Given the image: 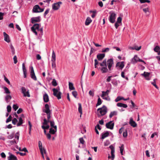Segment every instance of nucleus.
Segmentation results:
<instances>
[{
  "label": "nucleus",
  "instance_id": "nucleus-8",
  "mask_svg": "<svg viewBox=\"0 0 160 160\" xmlns=\"http://www.w3.org/2000/svg\"><path fill=\"white\" fill-rule=\"evenodd\" d=\"M113 64V61L112 59L110 58L107 61V67H108V69L109 71L112 70V67Z\"/></svg>",
  "mask_w": 160,
  "mask_h": 160
},
{
  "label": "nucleus",
  "instance_id": "nucleus-18",
  "mask_svg": "<svg viewBox=\"0 0 160 160\" xmlns=\"http://www.w3.org/2000/svg\"><path fill=\"white\" fill-rule=\"evenodd\" d=\"M139 58L138 56L137 55H135L134 56V57L132 59L131 62L133 64H135L138 62H139Z\"/></svg>",
  "mask_w": 160,
  "mask_h": 160
},
{
  "label": "nucleus",
  "instance_id": "nucleus-35",
  "mask_svg": "<svg viewBox=\"0 0 160 160\" xmlns=\"http://www.w3.org/2000/svg\"><path fill=\"white\" fill-rule=\"evenodd\" d=\"M12 97L10 95H7L5 98V100L7 103L9 102L10 100L11 99Z\"/></svg>",
  "mask_w": 160,
  "mask_h": 160
},
{
  "label": "nucleus",
  "instance_id": "nucleus-22",
  "mask_svg": "<svg viewBox=\"0 0 160 160\" xmlns=\"http://www.w3.org/2000/svg\"><path fill=\"white\" fill-rule=\"evenodd\" d=\"M116 67H118L120 69H122L124 66V62H118L116 65Z\"/></svg>",
  "mask_w": 160,
  "mask_h": 160
},
{
  "label": "nucleus",
  "instance_id": "nucleus-59",
  "mask_svg": "<svg viewBox=\"0 0 160 160\" xmlns=\"http://www.w3.org/2000/svg\"><path fill=\"white\" fill-rule=\"evenodd\" d=\"M12 117L10 115L9 116V117L7 118L6 121V122L8 123L12 120Z\"/></svg>",
  "mask_w": 160,
  "mask_h": 160
},
{
  "label": "nucleus",
  "instance_id": "nucleus-23",
  "mask_svg": "<svg viewBox=\"0 0 160 160\" xmlns=\"http://www.w3.org/2000/svg\"><path fill=\"white\" fill-rule=\"evenodd\" d=\"M49 127L50 126L48 125H43L42 126V128L44 130V133L46 135L47 134L46 130L48 129Z\"/></svg>",
  "mask_w": 160,
  "mask_h": 160
},
{
  "label": "nucleus",
  "instance_id": "nucleus-44",
  "mask_svg": "<svg viewBox=\"0 0 160 160\" xmlns=\"http://www.w3.org/2000/svg\"><path fill=\"white\" fill-rule=\"evenodd\" d=\"M72 94L73 96L75 98H77V96L78 95V93L76 91H73L72 92Z\"/></svg>",
  "mask_w": 160,
  "mask_h": 160
},
{
  "label": "nucleus",
  "instance_id": "nucleus-10",
  "mask_svg": "<svg viewBox=\"0 0 160 160\" xmlns=\"http://www.w3.org/2000/svg\"><path fill=\"white\" fill-rule=\"evenodd\" d=\"M109 148H110V149H111V157L110 156H109L108 157V158H110L111 157V158L112 159V160H113L115 158V155H114V152H115V149L114 148V147L112 145H110Z\"/></svg>",
  "mask_w": 160,
  "mask_h": 160
},
{
  "label": "nucleus",
  "instance_id": "nucleus-41",
  "mask_svg": "<svg viewBox=\"0 0 160 160\" xmlns=\"http://www.w3.org/2000/svg\"><path fill=\"white\" fill-rule=\"evenodd\" d=\"M10 48L11 49V52L12 54H14L15 53V51L14 48L12 44L10 45Z\"/></svg>",
  "mask_w": 160,
  "mask_h": 160
},
{
  "label": "nucleus",
  "instance_id": "nucleus-57",
  "mask_svg": "<svg viewBox=\"0 0 160 160\" xmlns=\"http://www.w3.org/2000/svg\"><path fill=\"white\" fill-rule=\"evenodd\" d=\"M14 134L13 133L11 134L8 135V139H12L14 137Z\"/></svg>",
  "mask_w": 160,
  "mask_h": 160
},
{
  "label": "nucleus",
  "instance_id": "nucleus-16",
  "mask_svg": "<svg viewBox=\"0 0 160 160\" xmlns=\"http://www.w3.org/2000/svg\"><path fill=\"white\" fill-rule=\"evenodd\" d=\"M31 22L32 23H34L35 22H39L41 20L40 17H33L31 18Z\"/></svg>",
  "mask_w": 160,
  "mask_h": 160
},
{
  "label": "nucleus",
  "instance_id": "nucleus-34",
  "mask_svg": "<svg viewBox=\"0 0 160 160\" xmlns=\"http://www.w3.org/2000/svg\"><path fill=\"white\" fill-rule=\"evenodd\" d=\"M8 143L9 144V145H12L15 144H17V142L15 139L12 140H9L8 141Z\"/></svg>",
  "mask_w": 160,
  "mask_h": 160
},
{
  "label": "nucleus",
  "instance_id": "nucleus-55",
  "mask_svg": "<svg viewBox=\"0 0 160 160\" xmlns=\"http://www.w3.org/2000/svg\"><path fill=\"white\" fill-rule=\"evenodd\" d=\"M79 140L80 143H81V144H84L85 142L82 138H79Z\"/></svg>",
  "mask_w": 160,
  "mask_h": 160
},
{
  "label": "nucleus",
  "instance_id": "nucleus-11",
  "mask_svg": "<svg viewBox=\"0 0 160 160\" xmlns=\"http://www.w3.org/2000/svg\"><path fill=\"white\" fill-rule=\"evenodd\" d=\"M22 92L23 94L24 97H30V95L29 92V90H27L25 87L22 88Z\"/></svg>",
  "mask_w": 160,
  "mask_h": 160
},
{
  "label": "nucleus",
  "instance_id": "nucleus-20",
  "mask_svg": "<svg viewBox=\"0 0 160 160\" xmlns=\"http://www.w3.org/2000/svg\"><path fill=\"white\" fill-rule=\"evenodd\" d=\"M4 37V40L7 42H10V39L9 35L7 34L5 32H3Z\"/></svg>",
  "mask_w": 160,
  "mask_h": 160
},
{
  "label": "nucleus",
  "instance_id": "nucleus-1",
  "mask_svg": "<svg viewBox=\"0 0 160 160\" xmlns=\"http://www.w3.org/2000/svg\"><path fill=\"white\" fill-rule=\"evenodd\" d=\"M94 67L95 68H97L100 70L102 73H105L108 72L107 68L106 59L104 60L102 62L99 63L97 60H94Z\"/></svg>",
  "mask_w": 160,
  "mask_h": 160
},
{
  "label": "nucleus",
  "instance_id": "nucleus-3",
  "mask_svg": "<svg viewBox=\"0 0 160 160\" xmlns=\"http://www.w3.org/2000/svg\"><path fill=\"white\" fill-rule=\"evenodd\" d=\"M97 111L98 112V115L99 116H103L105 115L107 112V108L104 106L101 108H98Z\"/></svg>",
  "mask_w": 160,
  "mask_h": 160
},
{
  "label": "nucleus",
  "instance_id": "nucleus-52",
  "mask_svg": "<svg viewBox=\"0 0 160 160\" xmlns=\"http://www.w3.org/2000/svg\"><path fill=\"white\" fill-rule=\"evenodd\" d=\"M128 136L127 131L126 130L123 133V136L124 138H126Z\"/></svg>",
  "mask_w": 160,
  "mask_h": 160
},
{
  "label": "nucleus",
  "instance_id": "nucleus-50",
  "mask_svg": "<svg viewBox=\"0 0 160 160\" xmlns=\"http://www.w3.org/2000/svg\"><path fill=\"white\" fill-rule=\"evenodd\" d=\"M39 149L40 150L41 154H43V152H44V153H46V151L44 149H43L42 147L39 148Z\"/></svg>",
  "mask_w": 160,
  "mask_h": 160
},
{
  "label": "nucleus",
  "instance_id": "nucleus-62",
  "mask_svg": "<svg viewBox=\"0 0 160 160\" xmlns=\"http://www.w3.org/2000/svg\"><path fill=\"white\" fill-rule=\"evenodd\" d=\"M13 60H14V62L15 64H16L17 62H18V60H17V56L15 55V56H14L13 57Z\"/></svg>",
  "mask_w": 160,
  "mask_h": 160
},
{
  "label": "nucleus",
  "instance_id": "nucleus-58",
  "mask_svg": "<svg viewBox=\"0 0 160 160\" xmlns=\"http://www.w3.org/2000/svg\"><path fill=\"white\" fill-rule=\"evenodd\" d=\"M94 92L93 91H92V90L89 91V95L90 96L93 97L94 96Z\"/></svg>",
  "mask_w": 160,
  "mask_h": 160
},
{
  "label": "nucleus",
  "instance_id": "nucleus-49",
  "mask_svg": "<svg viewBox=\"0 0 160 160\" xmlns=\"http://www.w3.org/2000/svg\"><path fill=\"white\" fill-rule=\"evenodd\" d=\"M56 61H51L52 66V68H56Z\"/></svg>",
  "mask_w": 160,
  "mask_h": 160
},
{
  "label": "nucleus",
  "instance_id": "nucleus-28",
  "mask_svg": "<svg viewBox=\"0 0 160 160\" xmlns=\"http://www.w3.org/2000/svg\"><path fill=\"white\" fill-rule=\"evenodd\" d=\"M110 92L109 90H107L106 92L102 91V94L101 96L102 97H105V96H108V93Z\"/></svg>",
  "mask_w": 160,
  "mask_h": 160
},
{
  "label": "nucleus",
  "instance_id": "nucleus-63",
  "mask_svg": "<svg viewBox=\"0 0 160 160\" xmlns=\"http://www.w3.org/2000/svg\"><path fill=\"white\" fill-rule=\"evenodd\" d=\"M4 13L0 12V20L3 19Z\"/></svg>",
  "mask_w": 160,
  "mask_h": 160
},
{
  "label": "nucleus",
  "instance_id": "nucleus-42",
  "mask_svg": "<svg viewBox=\"0 0 160 160\" xmlns=\"http://www.w3.org/2000/svg\"><path fill=\"white\" fill-rule=\"evenodd\" d=\"M90 12H92L93 13L91 15V17L93 18H94L96 15V10L90 11Z\"/></svg>",
  "mask_w": 160,
  "mask_h": 160
},
{
  "label": "nucleus",
  "instance_id": "nucleus-24",
  "mask_svg": "<svg viewBox=\"0 0 160 160\" xmlns=\"http://www.w3.org/2000/svg\"><path fill=\"white\" fill-rule=\"evenodd\" d=\"M57 128H56V127H55V128H51L49 129V133L52 134H54L57 132Z\"/></svg>",
  "mask_w": 160,
  "mask_h": 160
},
{
  "label": "nucleus",
  "instance_id": "nucleus-21",
  "mask_svg": "<svg viewBox=\"0 0 160 160\" xmlns=\"http://www.w3.org/2000/svg\"><path fill=\"white\" fill-rule=\"evenodd\" d=\"M105 54L104 53H100L97 55V57L98 61H101L105 57Z\"/></svg>",
  "mask_w": 160,
  "mask_h": 160
},
{
  "label": "nucleus",
  "instance_id": "nucleus-38",
  "mask_svg": "<svg viewBox=\"0 0 160 160\" xmlns=\"http://www.w3.org/2000/svg\"><path fill=\"white\" fill-rule=\"evenodd\" d=\"M78 112L81 114L80 117H81V115L82 114V106H81V104L80 103H78Z\"/></svg>",
  "mask_w": 160,
  "mask_h": 160
},
{
  "label": "nucleus",
  "instance_id": "nucleus-64",
  "mask_svg": "<svg viewBox=\"0 0 160 160\" xmlns=\"http://www.w3.org/2000/svg\"><path fill=\"white\" fill-rule=\"evenodd\" d=\"M4 79L5 81L9 84H10V82L8 79L4 76Z\"/></svg>",
  "mask_w": 160,
  "mask_h": 160
},
{
  "label": "nucleus",
  "instance_id": "nucleus-12",
  "mask_svg": "<svg viewBox=\"0 0 160 160\" xmlns=\"http://www.w3.org/2000/svg\"><path fill=\"white\" fill-rule=\"evenodd\" d=\"M30 74L31 78L34 80L36 81L37 80V78L34 73L33 67L32 66H30Z\"/></svg>",
  "mask_w": 160,
  "mask_h": 160
},
{
  "label": "nucleus",
  "instance_id": "nucleus-29",
  "mask_svg": "<svg viewBox=\"0 0 160 160\" xmlns=\"http://www.w3.org/2000/svg\"><path fill=\"white\" fill-rule=\"evenodd\" d=\"M118 114V112L117 111H113L111 112L109 115V117L110 118H112L114 116H116Z\"/></svg>",
  "mask_w": 160,
  "mask_h": 160
},
{
  "label": "nucleus",
  "instance_id": "nucleus-5",
  "mask_svg": "<svg viewBox=\"0 0 160 160\" xmlns=\"http://www.w3.org/2000/svg\"><path fill=\"white\" fill-rule=\"evenodd\" d=\"M44 10V8H41L38 5H36L34 6L32 9V12L35 13L40 12H43Z\"/></svg>",
  "mask_w": 160,
  "mask_h": 160
},
{
  "label": "nucleus",
  "instance_id": "nucleus-54",
  "mask_svg": "<svg viewBox=\"0 0 160 160\" xmlns=\"http://www.w3.org/2000/svg\"><path fill=\"white\" fill-rule=\"evenodd\" d=\"M13 109L16 111L18 108V106L17 104H13L12 106Z\"/></svg>",
  "mask_w": 160,
  "mask_h": 160
},
{
  "label": "nucleus",
  "instance_id": "nucleus-31",
  "mask_svg": "<svg viewBox=\"0 0 160 160\" xmlns=\"http://www.w3.org/2000/svg\"><path fill=\"white\" fill-rule=\"evenodd\" d=\"M69 88L70 90H74L75 89V88L73 86V84L71 82H69Z\"/></svg>",
  "mask_w": 160,
  "mask_h": 160
},
{
  "label": "nucleus",
  "instance_id": "nucleus-26",
  "mask_svg": "<svg viewBox=\"0 0 160 160\" xmlns=\"http://www.w3.org/2000/svg\"><path fill=\"white\" fill-rule=\"evenodd\" d=\"M43 100L44 102H47L49 101L48 96L47 93H45L43 96Z\"/></svg>",
  "mask_w": 160,
  "mask_h": 160
},
{
  "label": "nucleus",
  "instance_id": "nucleus-46",
  "mask_svg": "<svg viewBox=\"0 0 160 160\" xmlns=\"http://www.w3.org/2000/svg\"><path fill=\"white\" fill-rule=\"evenodd\" d=\"M52 85L54 86H56L57 85V82L56 80L54 79H53L52 81Z\"/></svg>",
  "mask_w": 160,
  "mask_h": 160
},
{
  "label": "nucleus",
  "instance_id": "nucleus-56",
  "mask_svg": "<svg viewBox=\"0 0 160 160\" xmlns=\"http://www.w3.org/2000/svg\"><path fill=\"white\" fill-rule=\"evenodd\" d=\"M106 97H102V98L106 100L109 101L110 100V98L109 97V96H106Z\"/></svg>",
  "mask_w": 160,
  "mask_h": 160
},
{
  "label": "nucleus",
  "instance_id": "nucleus-51",
  "mask_svg": "<svg viewBox=\"0 0 160 160\" xmlns=\"http://www.w3.org/2000/svg\"><path fill=\"white\" fill-rule=\"evenodd\" d=\"M18 122V120L16 118H14L12 120V123L14 125L16 124Z\"/></svg>",
  "mask_w": 160,
  "mask_h": 160
},
{
  "label": "nucleus",
  "instance_id": "nucleus-25",
  "mask_svg": "<svg viewBox=\"0 0 160 160\" xmlns=\"http://www.w3.org/2000/svg\"><path fill=\"white\" fill-rule=\"evenodd\" d=\"M154 51L158 53V55H160V47L158 46H156L153 49Z\"/></svg>",
  "mask_w": 160,
  "mask_h": 160
},
{
  "label": "nucleus",
  "instance_id": "nucleus-9",
  "mask_svg": "<svg viewBox=\"0 0 160 160\" xmlns=\"http://www.w3.org/2000/svg\"><path fill=\"white\" fill-rule=\"evenodd\" d=\"M52 112L47 114V119L45 118L43 119V122L42 123L43 125H48V123L51 120H50L51 118V115Z\"/></svg>",
  "mask_w": 160,
  "mask_h": 160
},
{
  "label": "nucleus",
  "instance_id": "nucleus-14",
  "mask_svg": "<svg viewBox=\"0 0 160 160\" xmlns=\"http://www.w3.org/2000/svg\"><path fill=\"white\" fill-rule=\"evenodd\" d=\"M43 111L46 114L51 112V111L50 110L49 106L48 104L45 105V108L43 110Z\"/></svg>",
  "mask_w": 160,
  "mask_h": 160
},
{
  "label": "nucleus",
  "instance_id": "nucleus-37",
  "mask_svg": "<svg viewBox=\"0 0 160 160\" xmlns=\"http://www.w3.org/2000/svg\"><path fill=\"white\" fill-rule=\"evenodd\" d=\"M51 61H56V55L54 50L52 51Z\"/></svg>",
  "mask_w": 160,
  "mask_h": 160
},
{
  "label": "nucleus",
  "instance_id": "nucleus-32",
  "mask_svg": "<svg viewBox=\"0 0 160 160\" xmlns=\"http://www.w3.org/2000/svg\"><path fill=\"white\" fill-rule=\"evenodd\" d=\"M109 134V133L107 131L105 132L102 133V135L101 138L102 139H103L107 137L108 136Z\"/></svg>",
  "mask_w": 160,
  "mask_h": 160
},
{
  "label": "nucleus",
  "instance_id": "nucleus-2",
  "mask_svg": "<svg viewBox=\"0 0 160 160\" xmlns=\"http://www.w3.org/2000/svg\"><path fill=\"white\" fill-rule=\"evenodd\" d=\"M41 25L38 23L34 24L33 26L31 28L32 31L37 35H38V32L40 36H42L43 35V28H40Z\"/></svg>",
  "mask_w": 160,
  "mask_h": 160
},
{
  "label": "nucleus",
  "instance_id": "nucleus-48",
  "mask_svg": "<svg viewBox=\"0 0 160 160\" xmlns=\"http://www.w3.org/2000/svg\"><path fill=\"white\" fill-rule=\"evenodd\" d=\"M102 100L99 97L98 99V102L96 104V105L97 106L101 105L102 103Z\"/></svg>",
  "mask_w": 160,
  "mask_h": 160
},
{
  "label": "nucleus",
  "instance_id": "nucleus-27",
  "mask_svg": "<svg viewBox=\"0 0 160 160\" xmlns=\"http://www.w3.org/2000/svg\"><path fill=\"white\" fill-rule=\"evenodd\" d=\"M117 106L118 107H123L124 108H126L128 107L127 104L122 103H118L117 104Z\"/></svg>",
  "mask_w": 160,
  "mask_h": 160
},
{
  "label": "nucleus",
  "instance_id": "nucleus-39",
  "mask_svg": "<svg viewBox=\"0 0 160 160\" xmlns=\"http://www.w3.org/2000/svg\"><path fill=\"white\" fill-rule=\"evenodd\" d=\"M150 75V73L148 72H144L143 73L141 74V75L142 76H144L145 78L148 77Z\"/></svg>",
  "mask_w": 160,
  "mask_h": 160
},
{
  "label": "nucleus",
  "instance_id": "nucleus-45",
  "mask_svg": "<svg viewBox=\"0 0 160 160\" xmlns=\"http://www.w3.org/2000/svg\"><path fill=\"white\" fill-rule=\"evenodd\" d=\"M3 88L4 89V90L5 92V93H6L7 94H8V93H10V92L7 88L6 87H4Z\"/></svg>",
  "mask_w": 160,
  "mask_h": 160
},
{
  "label": "nucleus",
  "instance_id": "nucleus-7",
  "mask_svg": "<svg viewBox=\"0 0 160 160\" xmlns=\"http://www.w3.org/2000/svg\"><path fill=\"white\" fill-rule=\"evenodd\" d=\"M110 14L109 18V20L110 22L113 23L115 21L116 14L113 12H110Z\"/></svg>",
  "mask_w": 160,
  "mask_h": 160
},
{
  "label": "nucleus",
  "instance_id": "nucleus-43",
  "mask_svg": "<svg viewBox=\"0 0 160 160\" xmlns=\"http://www.w3.org/2000/svg\"><path fill=\"white\" fill-rule=\"evenodd\" d=\"M156 79H154L153 80V82H151V84L153 85L156 88L158 89V87L156 84V82L155 80Z\"/></svg>",
  "mask_w": 160,
  "mask_h": 160
},
{
  "label": "nucleus",
  "instance_id": "nucleus-33",
  "mask_svg": "<svg viewBox=\"0 0 160 160\" xmlns=\"http://www.w3.org/2000/svg\"><path fill=\"white\" fill-rule=\"evenodd\" d=\"M49 122L50 123V125L51 128H55V127H56V128H57V126L55 125V122L53 120Z\"/></svg>",
  "mask_w": 160,
  "mask_h": 160
},
{
  "label": "nucleus",
  "instance_id": "nucleus-17",
  "mask_svg": "<svg viewBox=\"0 0 160 160\" xmlns=\"http://www.w3.org/2000/svg\"><path fill=\"white\" fill-rule=\"evenodd\" d=\"M24 118V115L23 114H22L20 117L19 118V121L17 124V126H19L23 123V118Z\"/></svg>",
  "mask_w": 160,
  "mask_h": 160
},
{
  "label": "nucleus",
  "instance_id": "nucleus-30",
  "mask_svg": "<svg viewBox=\"0 0 160 160\" xmlns=\"http://www.w3.org/2000/svg\"><path fill=\"white\" fill-rule=\"evenodd\" d=\"M92 20L90 17H88L86 20L85 22V24L86 26L88 25L90 23L92 22Z\"/></svg>",
  "mask_w": 160,
  "mask_h": 160
},
{
  "label": "nucleus",
  "instance_id": "nucleus-47",
  "mask_svg": "<svg viewBox=\"0 0 160 160\" xmlns=\"http://www.w3.org/2000/svg\"><path fill=\"white\" fill-rule=\"evenodd\" d=\"M110 50V49L108 48H103L102 50V52H108Z\"/></svg>",
  "mask_w": 160,
  "mask_h": 160
},
{
  "label": "nucleus",
  "instance_id": "nucleus-36",
  "mask_svg": "<svg viewBox=\"0 0 160 160\" xmlns=\"http://www.w3.org/2000/svg\"><path fill=\"white\" fill-rule=\"evenodd\" d=\"M19 136H20V134H19V132H17L15 133V138L16 139L15 140L17 141V142H18Z\"/></svg>",
  "mask_w": 160,
  "mask_h": 160
},
{
  "label": "nucleus",
  "instance_id": "nucleus-6",
  "mask_svg": "<svg viewBox=\"0 0 160 160\" xmlns=\"http://www.w3.org/2000/svg\"><path fill=\"white\" fill-rule=\"evenodd\" d=\"M62 4V2L61 1L54 3L52 5V9L55 11L58 10L60 8V5Z\"/></svg>",
  "mask_w": 160,
  "mask_h": 160
},
{
  "label": "nucleus",
  "instance_id": "nucleus-53",
  "mask_svg": "<svg viewBox=\"0 0 160 160\" xmlns=\"http://www.w3.org/2000/svg\"><path fill=\"white\" fill-rule=\"evenodd\" d=\"M122 18L120 17H118L117 19L116 22L120 24L121 23Z\"/></svg>",
  "mask_w": 160,
  "mask_h": 160
},
{
  "label": "nucleus",
  "instance_id": "nucleus-19",
  "mask_svg": "<svg viewBox=\"0 0 160 160\" xmlns=\"http://www.w3.org/2000/svg\"><path fill=\"white\" fill-rule=\"evenodd\" d=\"M129 123L132 126L133 128L136 127L137 126V124L133 120L132 118V117L130 118Z\"/></svg>",
  "mask_w": 160,
  "mask_h": 160
},
{
  "label": "nucleus",
  "instance_id": "nucleus-15",
  "mask_svg": "<svg viewBox=\"0 0 160 160\" xmlns=\"http://www.w3.org/2000/svg\"><path fill=\"white\" fill-rule=\"evenodd\" d=\"M9 156L8 157V160H18L17 157L10 152L8 153Z\"/></svg>",
  "mask_w": 160,
  "mask_h": 160
},
{
  "label": "nucleus",
  "instance_id": "nucleus-4",
  "mask_svg": "<svg viewBox=\"0 0 160 160\" xmlns=\"http://www.w3.org/2000/svg\"><path fill=\"white\" fill-rule=\"evenodd\" d=\"M53 95L56 97L58 99L61 98V92L59 91V88H54L52 89Z\"/></svg>",
  "mask_w": 160,
  "mask_h": 160
},
{
  "label": "nucleus",
  "instance_id": "nucleus-61",
  "mask_svg": "<svg viewBox=\"0 0 160 160\" xmlns=\"http://www.w3.org/2000/svg\"><path fill=\"white\" fill-rule=\"evenodd\" d=\"M7 110L8 112H11V107L10 105H8L7 107Z\"/></svg>",
  "mask_w": 160,
  "mask_h": 160
},
{
  "label": "nucleus",
  "instance_id": "nucleus-60",
  "mask_svg": "<svg viewBox=\"0 0 160 160\" xmlns=\"http://www.w3.org/2000/svg\"><path fill=\"white\" fill-rule=\"evenodd\" d=\"M50 10V9L49 8H47L46 10L45 11L44 14V17H45L46 15L48 13Z\"/></svg>",
  "mask_w": 160,
  "mask_h": 160
},
{
  "label": "nucleus",
  "instance_id": "nucleus-40",
  "mask_svg": "<svg viewBox=\"0 0 160 160\" xmlns=\"http://www.w3.org/2000/svg\"><path fill=\"white\" fill-rule=\"evenodd\" d=\"M123 99V98L122 97H121L120 96L118 97L115 99V101L116 102H117Z\"/></svg>",
  "mask_w": 160,
  "mask_h": 160
},
{
  "label": "nucleus",
  "instance_id": "nucleus-13",
  "mask_svg": "<svg viewBox=\"0 0 160 160\" xmlns=\"http://www.w3.org/2000/svg\"><path fill=\"white\" fill-rule=\"evenodd\" d=\"M114 126V123L113 121H110L106 124V127L110 129H112Z\"/></svg>",
  "mask_w": 160,
  "mask_h": 160
}]
</instances>
